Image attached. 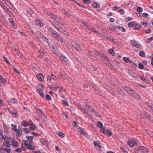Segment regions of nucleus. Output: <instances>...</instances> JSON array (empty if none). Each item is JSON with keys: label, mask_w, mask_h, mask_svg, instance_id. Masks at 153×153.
<instances>
[{"label": "nucleus", "mask_w": 153, "mask_h": 153, "mask_svg": "<svg viewBox=\"0 0 153 153\" xmlns=\"http://www.w3.org/2000/svg\"><path fill=\"white\" fill-rule=\"evenodd\" d=\"M26 138L28 140H22V146L24 144L25 145L26 148L33 150L35 149V147L33 146V143L32 142L33 141L34 137L33 136H26Z\"/></svg>", "instance_id": "1"}, {"label": "nucleus", "mask_w": 153, "mask_h": 153, "mask_svg": "<svg viewBox=\"0 0 153 153\" xmlns=\"http://www.w3.org/2000/svg\"><path fill=\"white\" fill-rule=\"evenodd\" d=\"M53 44V41L50 39V40L49 43H48V46L50 48L51 50L53 51L54 53L56 55H57L59 53L57 49H56L55 50H54V49H55V47L54 46L52 45V44Z\"/></svg>", "instance_id": "2"}, {"label": "nucleus", "mask_w": 153, "mask_h": 153, "mask_svg": "<svg viewBox=\"0 0 153 153\" xmlns=\"http://www.w3.org/2000/svg\"><path fill=\"white\" fill-rule=\"evenodd\" d=\"M100 131L105 134L108 137L110 136L112 134V132L111 130L107 129L106 130L105 128H100Z\"/></svg>", "instance_id": "3"}, {"label": "nucleus", "mask_w": 153, "mask_h": 153, "mask_svg": "<svg viewBox=\"0 0 153 153\" xmlns=\"http://www.w3.org/2000/svg\"><path fill=\"white\" fill-rule=\"evenodd\" d=\"M36 36L38 38H41L45 39V42H47L48 43H49L50 40H49L44 36L43 34L39 31H37L36 33Z\"/></svg>", "instance_id": "4"}, {"label": "nucleus", "mask_w": 153, "mask_h": 153, "mask_svg": "<svg viewBox=\"0 0 153 153\" xmlns=\"http://www.w3.org/2000/svg\"><path fill=\"white\" fill-rule=\"evenodd\" d=\"M139 141L137 140H131L130 141H128L127 142L128 144L131 148L134 146L139 144Z\"/></svg>", "instance_id": "5"}, {"label": "nucleus", "mask_w": 153, "mask_h": 153, "mask_svg": "<svg viewBox=\"0 0 153 153\" xmlns=\"http://www.w3.org/2000/svg\"><path fill=\"white\" fill-rule=\"evenodd\" d=\"M36 89L42 97L44 98V95L43 92H42V90L44 89L43 86L42 85L39 86V87H36Z\"/></svg>", "instance_id": "6"}, {"label": "nucleus", "mask_w": 153, "mask_h": 153, "mask_svg": "<svg viewBox=\"0 0 153 153\" xmlns=\"http://www.w3.org/2000/svg\"><path fill=\"white\" fill-rule=\"evenodd\" d=\"M45 12L49 15H50L52 18L55 19L57 22H59V19L54 14L52 13L51 12L48 10H45Z\"/></svg>", "instance_id": "7"}, {"label": "nucleus", "mask_w": 153, "mask_h": 153, "mask_svg": "<svg viewBox=\"0 0 153 153\" xmlns=\"http://www.w3.org/2000/svg\"><path fill=\"white\" fill-rule=\"evenodd\" d=\"M59 58L63 63H67L68 62V58L63 55L60 56Z\"/></svg>", "instance_id": "8"}, {"label": "nucleus", "mask_w": 153, "mask_h": 153, "mask_svg": "<svg viewBox=\"0 0 153 153\" xmlns=\"http://www.w3.org/2000/svg\"><path fill=\"white\" fill-rule=\"evenodd\" d=\"M59 42L62 43H64L65 41L63 39H62L61 36L58 34L55 38Z\"/></svg>", "instance_id": "9"}, {"label": "nucleus", "mask_w": 153, "mask_h": 153, "mask_svg": "<svg viewBox=\"0 0 153 153\" xmlns=\"http://www.w3.org/2000/svg\"><path fill=\"white\" fill-rule=\"evenodd\" d=\"M95 54L98 55H100L101 57H102L103 58H104L106 59H108V57L107 56H105L102 53H100L97 51L95 50Z\"/></svg>", "instance_id": "10"}, {"label": "nucleus", "mask_w": 153, "mask_h": 153, "mask_svg": "<svg viewBox=\"0 0 153 153\" xmlns=\"http://www.w3.org/2000/svg\"><path fill=\"white\" fill-rule=\"evenodd\" d=\"M124 90L130 94H131V93L133 92V90L128 87H125L124 88Z\"/></svg>", "instance_id": "11"}, {"label": "nucleus", "mask_w": 153, "mask_h": 153, "mask_svg": "<svg viewBox=\"0 0 153 153\" xmlns=\"http://www.w3.org/2000/svg\"><path fill=\"white\" fill-rule=\"evenodd\" d=\"M17 133V136H21L22 134V129L21 127L20 126L18 127V129H17V131H15Z\"/></svg>", "instance_id": "12"}, {"label": "nucleus", "mask_w": 153, "mask_h": 153, "mask_svg": "<svg viewBox=\"0 0 153 153\" xmlns=\"http://www.w3.org/2000/svg\"><path fill=\"white\" fill-rule=\"evenodd\" d=\"M3 145L4 146L6 147H9L10 146L9 141L7 140L4 141L3 142Z\"/></svg>", "instance_id": "13"}, {"label": "nucleus", "mask_w": 153, "mask_h": 153, "mask_svg": "<svg viewBox=\"0 0 153 153\" xmlns=\"http://www.w3.org/2000/svg\"><path fill=\"white\" fill-rule=\"evenodd\" d=\"M133 92L131 94H130L132 97L137 99H139L140 97L139 95L137 93L134 92V90H133Z\"/></svg>", "instance_id": "14"}, {"label": "nucleus", "mask_w": 153, "mask_h": 153, "mask_svg": "<svg viewBox=\"0 0 153 153\" xmlns=\"http://www.w3.org/2000/svg\"><path fill=\"white\" fill-rule=\"evenodd\" d=\"M143 114L147 117L149 118V120L151 121H152V117L149 114L146 112H144Z\"/></svg>", "instance_id": "15"}, {"label": "nucleus", "mask_w": 153, "mask_h": 153, "mask_svg": "<svg viewBox=\"0 0 153 153\" xmlns=\"http://www.w3.org/2000/svg\"><path fill=\"white\" fill-rule=\"evenodd\" d=\"M10 114L12 115L13 117H17V111L16 110H13L11 111H10Z\"/></svg>", "instance_id": "16"}, {"label": "nucleus", "mask_w": 153, "mask_h": 153, "mask_svg": "<svg viewBox=\"0 0 153 153\" xmlns=\"http://www.w3.org/2000/svg\"><path fill=\"white\" fill-rule=\"evenodd\" d=\"M36 77L37 79L40 81H42L43 78L42 75L41 74H39L37 75H36Z\"/></svg>", "instance_id": "17"}, {"label": "nucleus", "mask_w": 153, "mask_h": 153, "mask_svg": "<svg viewBox=\"0 0 153 153\" xmlns=\"http://www.w3.org/2000/svg\"><path fill=\"white\" fill-rule=\"evenodd\" d=\"M33 11L30 8L29 9L27 10V14L30 16H31V15L33 14Z\"/></svg>", "instance_id": "18"}, {"label": "nucleus", "mask_w": 153, "mask_h": 153, "mask_svg": "<svg viewBox=\"0 0 153 153\" xmlns=\"http://www.w3.org/2000/svg\"><path fill=\"white\" fill-rule=\"evenodd\" d=\"M12 145L14 147L16 148L19 146V143L17 141H13L12 142Z\"/></svg>", "instance_id": "19"}, {"label": "nucleus", "mask_w": 153, "mask_h": 153, "mask_svg": "<svg viewBox=\"0 0 153 153\" xmlns=\"http://www.w3.org/2000/svg\"><path fill=\"white\" fill-rule=\"evenodd\" d=\"M34 107L38 111V112L41 113L42 114V116L44 117H45V116L44 114V113L39 108H37L36 106H35Z\"/></svg>", "instance_id": "20"}, {"label": "nucleus", "mask_w": 153, "mask_h": 153, "mask_svg": "<svg viewBox=\"0 0 153 153\" xmlns=\"http://www.w3.org/2000/svg\"><path fill=\"white\" fill-rule=\"evenodd\" d=\"M47 29L48 31L50 32V34L51 35L55 31L53 29L50 27H48Z\"/></svg>", "instance_id": "21"}, {"label": "nucleus", "mask_w": 153, "mask_h": 153, "mask_svg": "<svg viewBox=\"0 0 153 153\" xmlns=\"http://www.w3.org/2000/svg\"><path fill=\"white\" fill-rule=\"evenodd\" d=\"M97 124L98 127L100 128H105V127L103 126V125L101 122L99 121L97 122Z\"/></svg>", "instance_id": "22"}, {"label": "nucleus", "mask_w": 153, "mask_h": 153, "mask_svg": "<svg viewBox=\"0 0 153 153\" xmlns=\"http://www.w3.org/2000/svg\"><path fill=\"white\" fill-rule=\"evenodd\" d=\"M78 131L81 134H86L84 132V130L81 128L79 127L78 128Z\"/></svg>", "instance_id": "23"}, {"label": "nucleus", "mask_w": 153, "mask_h": 153, "mask_svg": "<svg viewBox=\"0 0 153 153\" xmlns=\"http://www.w3.org/2000/svg\"><path fill=\"white\" fill-rule=\"evenodd\" d=\"M88 54L90 57H93V56H94V54H95V50L89 51L88 52Z\"/></svg>", "instance_id": "24"}, {"label": "nucleus", "mask_w": 153, "mask_h": 153, "mask_svg": "<svg viewBox=\"0 0 153 153\" xmlns=\"http://www.w3.org/2000/svg\"><path fill=\"white\" fill-rule=\"evenodd\" d=\"M39 53L40 54V55H39L38 56L40 58H42L43 56V55L44 53V51L43 49H40L39 51Z\"/></svg>", "instance_id": "25"}, {"label": "nucleus", "mask_w": 153, "mask_h": 153, "mask_svg": "<svg viewBox=\"0 0 153 153\" xmlns=\"http://www.w3.org/2000/svg\"><path fill=\"white\" fill-rule=\"evenodd\" d=\"M132 45L133 46L137 48H138L139 47V45L136 41H133L132 42Z\"/></svg>", "instance_id": "26"}, {"label": "nucleus", "mask_w": 153, "mask_h": 153, "mask_svg": "<svg viewBox=\"0 0 153 153\" xmlns=\"http://www.w3.org/2000/svg\"><path fill=\"white\" fill-rule=\"evenodd\" d=\"M59 88L58 86H56L54 85H52L50 87L51 89L53 90L54 91H56L57 88Z\"/></svg>", "instance_id": "27"}, {"label": "nucleus", "mask_w": 153, "mask_h": 153, "mask_svg": "<svg viewBox=\"0 0 153 153\" xmlns=\"http://www.w3.org/2000/svg\"><path fill=\"white\" fill-rule=\"evenodd\" d=\"M57 29L62 33H64L65 31L64 30L62 27L59 26L57 28Z\"/></svg>", "instance_id": "28"}, {"label": "nucleus", "mask_w": 153, "mask_h": 153, "mask_svg": "<svg viewBox=\"0 0 153 153\" xmlns=\"http://www.w3.org/2000/svg\"><path fill=\"white\" fill-rule=\"evenodd\" d=\"M64 12L63 13L64 15L68 17H70L71 16V14L65 10H64Z\"/></svg>", "instance_id": "29"}, {"label": "nucleus", "mask_w": 153, "mask_h": 153, "mask_svg": "<svg viewBox=\"0 0 153 153\" xmlns=\"http://www.w3.org/2000/svg\"><path fill=\"white\" fill-rule=\"evenodd\" d=\"M141 27V26L139 24H136L134 26V29L139 30Z\"/></svg>", "instance_id": "30"}, {"label": "nucleus", "mask_w": 153, "mask_h": 153, "mask_svg": "<svg viewBox=\"0 0 153 153\" xmlns=\"http://www.w3.org/2000/svg\"><path fill=\"white\" fill-rule=\"evenodd\" d=\"M108 52L109 53L112 55V56H114L115 53L114 52L113 50L112 49H110L108 50Z\"/></svg>", "instance_id": "31"}, {"label": "nucleus", "mask_w": 153, "mask_h": 153, "mask_svg": "<svg viewBox=\"0 0 153 153\" xmlns=\"http://www.w3.org/2000/svg\"><path fill=\"white\" fill-rule=\"evenodd\" d=\"M36 24L39 27H42L43 25V24L42 22H40L39 20H37L36 21Z\"/></svg>", "instance_id": "32"}, {"label": "nucleus", "mask_w": 153, "mask_h": 153, "mask_svg": "<svg viewBox=\"0 0 153 153\" xmlns=\"http://www.w3.org/2000/svg\"><path fill=\"white\" fill-rule=\"evenodd\" d=\"M22 124L25 127H27L28 126L27 122L25 120H23L22 121Z\"/></svg>", "instance_id": "33"}, {"label": "nucleus", "mask_w": 153, "mask_h": 153, "mask_svg": "<svg viewBox=\"0 0 153 153\" xmlns=\"http://www.w3.org/2000/svg\"><path fill=\"white\" fill-rule=\"evenodd\" d=\"M117 28L123 32H125L126 30V29L122 27L118 26L117 27Z\"/></svg>", "instance_id": "34"}, {"label": "nucleus", "mask_w": 153, "mask_h": 153, "mask_svg": "<svg viewBox=\"0 0 153 153\" xmlns=\"http://www.w3.org/2000/svg\"><path fill=\"white\" fill-rule=\"evenodd\" d=\"M76 50L78 51H80L82 50L81 47L78 45L77 44L76 46L74 48Z\"/></svg>", "instance_id": "35"}, {"label": "nucleus", "mask_w": 153, "mask_h": 153, "mask_svg": "<svg viewBox=\"0 0 153 153\" xmlns=\"http://www.w3.org/2000/svg\"><path fill=\"white\" fill-rule=\"evenodd\" d=\"M89 30H90L91 31L93 32L94 33H95L97 32V30L94 29V28L91 27V26H89L88 28Z\"/></svg>", "instance_id": "36"}, {"label": "nucleus", "mask_w": 153, "mask_h": 153, "mask_svg": "<svg viewBox=\"0 0 153 153\" xmlns=\"http://www.w3.org/2000/svg\"><path fill=\"white\" fill-rule=\"evenodd\" d=\"M139 55L140 56L144 57L145 56V53L143 51H140L139 53Z\"/></svg>", "instance_id": "37"}, {"label": "nucleus", "mask_w": 153, "mask_h": 153, "mask_svg": "<svg viewBox=\"0 0 153 153\" xmlns=\"http://www.w3.org/2000/svg\"><path fill=\"white\" fill-rule=\"evenodd\" d=\"M11 126L12 128V129L13 130L15 131H17V129L16 128V126L15 125L12 124H11Z\"/></svg>", "instance_id": "38"}, {"label": "nucleus", "mask_w": 153, "mask_h": 153, "mask_svg": "<svg viewBox=\"0 0 153 153\" xmlns=\"http://www.w3.org/2000/svg\"><path fill=\"white\" fill-rule=\"evenodd\" d=\"M57 134L62 137H64V134L61 132H57Z\"/></svg>", "instance_id": "39"}, {"label": "nucleus", "mask_w": 153, "mask_h": 153, "mask_svg": "<svg viewBox=\"0 0 153 153\" xmlns=\"http://www.w3.org/2000/svg\"><path fill=\"white\" fill-rule=\"evenodd\" d=\"M30 126V128L31 129V130H33L36 129V126L34 124L31 125Z\"/></svg>", "instance_id": "40"}, {"label": "nucleus", "mask_w": 153, "mask_h": 153, "mask_svg": "<svg viewBox=\"0 0 153 153\" xmlns=\"http://www.w3.org/2000/svg\"><path fill=\"white\" fill-rule=\"evenodd\" d=\"M10 102L13 103H17L18 102L17 100L14 98H12L10 100Z\"/></svg>", "instance_id": "41"}, {"label": "nucleus", "mask_w": 153, "mask_h": 153, "mask_svg": "<svg viewBox=\"0 0 153 153\" xmlns=\"http://www.w3.org/2000/svg\"><path fill=\"white\" fill-rule=\"evenodd\" d=\"M3 150L6 151L7 153H10L11 152V149L6 148H3Z\"/></svg>", "instance_id": "42"}, {"label": "nucleus", "mask_w": 153, "mask_h": 153, "mask_svg": "<svg viewBox=\"0 0 153 153\" xmlns=\"http://www.w3.org/2000/svg\"><path fill=\"white\" fill-rule=\"evenodd\" d=\"M118 91L119 93L122 96H124L125 95L123 93L122 91L120 88H119L118 89Z\"/></svg>", "instance_id": "43"}, {"label": "nucleus", "mask_w": 153, "mask_h": 153, "mask_svg": "<svg viewBox=\"0 0 153 153\" xmlns=\"http://www.w3.org/2000/svg\"><path fill=\"white\" fill-rule=\"evenodd\" d=\"M153 40V37H151L147 39L146 40V42L147 43H149L150 41Z\"/></svg>", "instance_id": "44"}, {"label": "nucleus", "mask_w": 153, "mask_h": 153, "mask_svg": "<svg viewBox=\"0 0 153 153\" xmlns=\"http://www.w3.org/2000/svg\"><path fill=\"white\" fill-rule=\"evenodd\" d=\"M23 131L27 134H28L30 132V129L27 128H24Z\"/></svg>", "instance_id": "45"}, {"label": "nucleus", "mask_w": 153, "mask_h": 153, "mask_svg": "<svg viewBox=\"0 0 153 153\" xmlns=\"http://www.w3.org/2000/svg\"><path fill=\"white\" fill-rule=\"evenodd\" d=\"M140 148H141L140 146H139L135 148L134 150L135 152L136 153L138 152H139Z\"/></svg>", "instance_id": "46"}, {"label": "nucleus", "mask_w": 153, "mask_h": 153, "mask_svg": "<svg viewBox=\"0 0 153 153\" xmlns=\"http://www.w3.org/2000/svg\"><path fill=\"white\" fill-rule=\"evenodd\" d=\"M123 60L126 62H128L129 61L128 58L126 57H123Z\"/></svg>", "instance_id": "47"}, {"label": "nucleus", "mask_w": 153, "mask_h": 153, "mask_svg": "<svg viewBox=\"0 0 153 153\" xmlns=\"http://www.w3.org/2000/svg\"><path fill=\"white\" fill-rule=\"evenodd\" d=\"M71 44L72 45L73 47L74 48L78 44L75 42L72 41L71 42Z\"/></svg>", "instance_id": "48"}, {"label": "nucleus", "mask_w": 153, "mask_h": 153, "mask_svg": "<svg viewBox=\"0 0 153 153\" xmlns=\"http://www.w3.org/2000/svg\"><path fill=\"white\" fill-rule=\"evenodd\" d=\"M99 4L97 2H95L92 4V6L94 7H98Z\"/></svg>", "instance_id": "49"}, {"label": "nucleus", "mask_w": 153, "mask_h": 153, "mask_svg": "<svg viewBox=\"0 0 153 153\" xmlns=\"http://www.w3.org/2000/svg\"><path fill=\"white\" fill-rule=\"evenodd\" d=\"M91 111L94 113V114H96L97 115V116H98L97 114L98 113L96 112V111L93 108H91Z\"/></svg>", "instance_id": "50"}, {"label": "nucleus", "mask_w": 153, "mask_h": 153, "mask_svg": "<svg viewBox=\"0 0 153 153\" xmlns=\"http://www.w3.org/2000/svg\"><path fill=\"white\" fill-rule=\"evenodd\" d=\"M58 33L56 31H55L54 32H53V33L51 34V35L53 36V37L55 38L57 35H58Z\"/></svg>", "instance_id": "51"}, {"label": "nucleus", "mask_w": 153, "mask_h": 153, "mask_svg": "<svg viewBox=\"0 0 153 153\" xmlns=\"http://www.w3.org/2000/svg\"><path fill=\"white\" fill-rule=\"evenodd\" d=\"M138 67L139 69H143L144 68V66L142 64L140 63L138 64Z\"/></svg>", "instance_id": "52"}, {"label": "nucleus", "mask_w": 153, "mask_h": 153, "mask_svg": "<svg viewBox=\"0 0 153 153\" xmlns=\"http://www.w3.org/2000/svg\"><path fill=\"white\" fill-rule=\"evenodd\" d=\"M143 9L142 7H139L137 8V12H142L143 11Z\"/></svg>", "instance_id": "53"}, {"label": "nucleus", "mask_w": 153, "mask_h": 153, "mask_svg": "<svg viewBox=\"0 0 153 153\" xmlns=\"http://www.w3.org/2000/svg\"><path fill=\"white\" fill-rule=\"evenodd\" d=\"M82 112L85 113V114H88V111L86 110L85 109L83 108L82 109V110H81Z\"/></svg>", "instance_id": "54"}, {"label": "nucleus", "mask_w": 153, "mask_h": 153, "mask_svg": "<svg viewBox=\"0 0 153 153\" xmlns=\"http://www.w3.org/2000/svg\"><path fill=\"white\" fill-rule=\"evenodd\" d=\"M46 98L47 100H50L51 99V97L50 95L47 94L46 95Z\"/></svg>", "instance_id": "55"}, {"label": "nucleus", "mask_w": 153, "mask_h": 153, "mask_svg": "<svg viewBox=\"0 0 153 153\" xmlns=\"http://www.w3.org/2000/svg\"><path fill=\"white\" fill-rule=\"evenodd\" d=\"M62 102L66 105L68 106V103L67 101L63 100Z\"/></svg>", "instance_id": "56"}, {"label": "nucleus", "mask_w": 153, "mask_h": 153, "mask_svg": "<svg viewBox=\"0 0 153 153\" xmlns=\"http://www.w3.org/2000/svg\"><path fill=\"white\" fill-rule=\"evenodd\" d=\"M134 25V23L133 22H130L128 24V26L129 27H132Z\"/></svg>", "instance_id": "57"}, {"label": "nucleus", "mask_w": 153, "mask_h": 153, "mask_svg": "<svg viewBox=\"0 0 153 153\" xmlns=\"http://www.w3.org/2000/svg\"><path fill=\"white\" fill-rule=\"evenodd\" d=\"M140 147H141L143 149L145 150V151L147 152H149V150L148 149L146 148L144 146H140Z\"/></svg>", "instance_id": "58"}, {"label": "nucleus", "mask_w": 153, "mask_h": 153, "mask_svg": "<svg viewBox=\"0 0 153 153\" xmlns=\"http://www.w3.org/2000/svg\"><path fill=\"white\" fill-rule=\"evenodd\" d=\"M105 64L109 67H112V65L110 63L108 62V61H107V62H105Z\"/></svg>", "instance_id": "59"}, {"label": "nucleus", "mask_w": 153, "mask_h": 153, "mask_svg": "<svg viewBox=\"0 0 153 153\" xmlns=\"http://www.w3.org/2000/svg\"><path fill=\"white\" fill-rule=\"evenodd\" d=\"M51 79H53L54 80H56L57 78L56 76L53 75H52L51 76Z\"/></svg>", "instance_id": "60"}, {"label": "nucleus", "mask_w": 153, "mask_h": 153, "mask_svg": "<svg viewBox=\"0 0 153 153\" xmlns=\"http://www.w3.org/2000/svg\"><path fill=\"white\" fill-rule=\"evenodd\" d=\"M6 138H7V136L5 135H2L1 137V139H4V141H5L6 140Z\"/></svg>", "instance_id": "61"}, {"label": "nucleus", "mask_w": 153, "mask_h": 153, "mask_svg": "<svg viewBox=\"0 0 153 153\" xmlns=\"http://www.w3.org/2000/svg\"><path fill=\"white\" fill-rule=\"evenodd\" d=\"M2 9L4 10V11L6 12L8 11V10H9L5 6L4 7H3Z\"/></svg>", "instance_id": "62"}, {"label": "nucleus", "mask_w": 153, "mask_h": 153, "mask_svg": "<svg viewBox=\"0 0 153 153\" xmlns=\"http://www.w3.org/2000/svg\"><path fill=\"white\" fill-rule=\"evenodd\" d=\"M27 122L28 123V126H30L33 124L32 121L30 120H29V121Z\"/></svg>", "instance_id": "63"}, {"label": "nucleus", "mask_w": 153, "mask_h": 153, "mask_svg": "<svg viewBox=\"0 0 153 153\" xmlns=\"http://www.w3.org/2000/svg\"><path fill=\"white\" fill-rule=\"evenodd\" d=\"M122 151L123 152L125 153H128L127 151L124 148H121Z\"/></svg>", "instance_id": "64"}]
</instances>
